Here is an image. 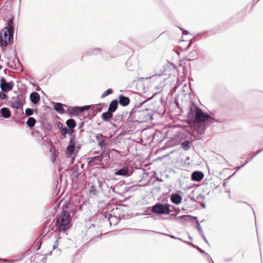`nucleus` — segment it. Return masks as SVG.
I'll use <instances>...</instances> for the list:
<instances>
[{"mask_svg":"<svg viewBox=\"0 0 263 263\" xmlns=\"http://www.w3.org/2000/svg\"><path fill=\"white\" fill-rule=\"evenodd\" d=\"M14 23L13 19L9 20L7 26L4 27L0 33V46L6 47L13 40Z\"/></svg>","mask_w":263,"mask_h":263,"instance_id":"1","label":"nucleus"},{"mask_svg":"<svg viewBox=\"0 0 263 263\" xmlns=\"http://www.w3.org/2000/svg\"><path fill=\"white\" fill-rule=\"evenodd\" d=\"M71 221L69 214L66 211H63L57 219V228L59 232H65L69 228Z\"/></svg>","mask_w":263,"mask_h":263,"instance_id":"2","label":"nucleus"},{"mask_svg":"<svg viewBox=\"0 0 263 263\" xmlns=\"http://www.w3.org/2000/svg\"><path fill=\"white\" fill-rule=\"evenodd\" d=\"M171 205L167 203H157L152 207V211L157 214L168 215L171 211Z\"/></svg>","mask_w":263,"mask_h":263,"instance_id":"3","label":"nucleus"},{"mask_svg":"<svg viewBox=\"0 0 263 263\" xmlns=\"http://www.w3.org/2000/svg\"><path fill=\"white\" fill-rule=\"evenodd\" d=\"M210 116L205 113H204L200 108H197L195 112V118L194 120V123L201 122L207 121Z\"/></svg>","mask_w":263,"mask_h":263,"instance_id":"4","label":"nucleus"},{"mask_svg":"<svg viewBox=\"0 0 263 263\" xmlns=\"http://www.w3.org/2000/svg\"><path fill=\"white\" fill-rule=\"evenodd\" d=\"M13 82H7L4 78H1L0 80V87L4 92H8L11 90L13 88Z\"/></svg>","mask_w":263,"mask_h":263,"instance_id":"5","label":"nucleus"},{"mask_svg":"<svg viewBox=\"0 0 263 263\" xmlns=\"http://www.w3.org/2000/svg\"><path fill=\"white\" fill-rule=\"evenodd\" d=\"M132 174V172L129 171L128 168L126 166L115 172V175L116 176H130Z\"/></svg>","mask_w":263,"mask_h":263,"instance_id":"6","label":"nucleus"},{"mask_svg":"<svg viewBox=\"0 0 263 263\" xmlns=\"http://www.w3.org/2000/svg\"><path fill=\"white\" fill-rule=\"evenodd\" d=\"M76 144L74 138H71L70 140L69 144L67 147V150L69 153L70 156L73 154L74 151Z\"/></svg>","mask_w":263,"mask_h":263,"instance_id":"7","label":"nucleus"},{"mask_svg":"<svg viewBox=\"0 0 263 263\" xmlns=\"http://www.w3.org/2000/svg\"><path fill=\"white\" fill-rule=\"evenodd\" d=\"M171 201L176 204H179L182 200V197L179 194H173L170 197Z\"/></svg>","mask_w":263,"mask_h":263,"instance_id":"8","label":"nucleus"},{"mask_svg":"<svg viewBox=\"0 0 263 263\" xmlns=\"http://www.w3.org/2000/svg\"><path fill=\"white\" fill-rule=\"evenodd\" d=\"M203 174L199 171H195L192 175V180L196 181H200L203 178Z\"/></svg>","mask_w":263,"mask_h":263,"instance_id":"9","label":"nucleus"},{"mask_svg":"<svg viewBox=\"0 0 263 263\" xmlns=\"http://www.w3.org/2000/svg\"><path fill=\"white\" fill-rule=\"evenodd\" d=\"M90 108V106H85L83 107H73L71 108V112L76 115H78L79 113L84 112Z\"/></svg>","mask_w":263,"mask_h":263,"instance_id":"10","label":"nucleus"},{"mask_svg":"<svg viewBox=\"0 0 263 263\" xmlns=\"http://www.w3.org/2000/svg\"><path fill=\"white\" fill-rule=\"evenodd\" d=\"M129 102L130 100L128 97H125L123 95H120L119 97V103L121 105L126 106L129 104Z\"/></svg>","mask_w":263,"mask_h":263,"instance_id":"11","label":"nucleus"},{"mask_svg":"<svg viewBox=\"0 0 263 263\" xmlns=\"http://www.w3.org/2000/svg\"><path fill=\"white\" fill-rule=\"evenodd\" d=\"M12 106L13 108L16 109H19L22 107L23 104L21 101V99L19 97H17L15 99H14L12 103Z\"/></svg>","mask_w":263,"mask_h":263,"instance_id":"12","label":"nucleus"},{"mask_svg":"<svg viewBox=\"0 0 263 263\" xmlns=\"http://www.w3.org/2000/svg\"><path fill=\"white\" fill-rule=\"evenodd\" d=\"M30 99L33 103L36 104L40 101L39 95L37 92H32L30 95Z\"/></svg>","mask_w":263,"mask_h":263,"instance_id":"13","label":"nucleus"},{"mask_svg":"<svg viewBox=\"0 0 263 263\" xmlns=\"http://www.w3.org/2000/svg\"><path fill=\"white\" fill-rule=\"evenodd\" d=\"M118 101L116 100H113L109 104L108 111L111 112H115L118 107Z\"/></svg>","mask_w":263,"mask_h":263,"instance_id":"14","label":"nucleus"},{"mask_svg":"<svg viewBox=\"0 0 263 263\" xmlns=\"http://www.w3.org/2000/svg\"><path fill=\"white\" fill-rule=\"evenodd\" d=\"M112 117V112H109V111L103 113L102 116V119L104 121H108Z\"/></svg>","mask_w":263,"mask_h":263,"instance_id":"15","label":"nucleus"},{"mask_svg":"<svg viewBox=\"0 0 263 263\" xmlns=\"http://www.w3.org/2000/svg\"><path fill=\"white\" fill-rule=\"evenodd\" d=\"M1 113L2 116L5 118H9L10 116V111L6 107H3L1 109Z\"/></svg>","mask_w":263,"mask_h":263,"instance_id":"16","label":"nucleus"},{"mask_svg":"<svg viewBox=\"0 0 263 263\" xmlns=\"http://www.w3.org/2000/svg\"><path fill=\"white\" fill-rule=\"evenodd\" d=\"M54 109L60 114L64 112L63 105L60 103H57L54 106Z\"/></svg>","mask_w":263,"mask_h":263,"instance_id":"17","label":"nucleus"},{"mask_svg":"<svg viewBox=\"0 0 263 263\" xmlns=\"http://www.w3.org/2000/svg\"><path fill=\"white\" fill-rule=\"evenodd\" d=\"M36 123V120L33 117H29L27 121V125L30 127H32L34 126Z\"/></svg>","mask_w":263,"mask_h":263,"instance_id":"18","label":"nucleus"},{"mask_svg":"<svg viewBox=\"0 0 263 263\" xmlns=\"http://www.w3.org/2000/svg\"><path fill=\"white\" fill-rule=\"evenodd\" d=\"M66 124L69 128L72 129L76 126L75 122L73 119H68L66 121Z\"/></svg>","mask_w":263,"mask_h":263,"instance_id":"19","label":"nucleus"},{"mask_svg":"<svg viewBox=\"0 0 263 263\" xmlns=\"http://www.w3.org/2000/svg\"><path fill=\"white\" fill-rule=\"evenodd\" d=\"M191 146V143L189 141H186L182 143V147L184 148L185 150H188Z\"/></svg>","mask_w":263,"mask_h":263,"instance_id":"20","label":"nucleus"},{"mask_svg":"<svg viewBox=\"0 0 263 263\" xmlns=\"http://www.w3.org/2000/svg\"><path fill=\"white\" fill-rule=\"evenodd\" d=\"M60 239L61 237L60 236L57 237L55 242H54V244L53 245V250L57 249L58 247Z\"/></svg>","mask_w":263,"mask_h":263,"instance_id":"21","label":"nucleus"},{"mask_svg":"<svg viewBox=\"0 0 263 263\" xmlns=\"http://www.w3.org/2000/svg\"><path fill=\"white\" fill-rule=\"evenodd\" d=\"M112 91L111 89H108L106 91L104 92L102 95V97L104 98L106 97L107 96L111 94L112 93Z\"/></svg>","mask_w":263,"mask_h":263,"instance_id":"22","label":"nucleus"},{"mask_svg":"<svg viewBox=\"0 0 263 263\" xmlns=\"http://www.w3.org/2000/svg\"><path fill=\"white\" fill-rule=\"evenodd\" d=\"M25 114L27 116H31L33 114V111L30 108H27L25 110Z\"/></svg>","mask_w":263,"mask_h":263,"instance_id":"23","label":"nucleus"},{"mask_svg":"<svg viewBox=\"0 0 263 263\" xmlns=\"http://www.w3.org/2000/svg\"><path fill=\"white\" fill-rule=\"evenodd\" d=\"M98 144L101 147H103L107 145L105 141L104 140L99 141Z\"/></svg>","mask_w":263,"mask_h":263,"instance_id":"24","label":"nucleus"},{"mask_svg":"<svg viewBox=\"0 0 263 263\" xmlns=\"http://www.w3.org/2000/svg\"><path fill=\"white\" fill-rule=\"evenodd\" d=\"M189 217H190V215H183V216H181L177 217V219L186 220V218Z\"/></svg>","mask_w":263,"mask_h":263,"instance_id":"25","label":"nucleus"},{"mask_svg":"<svg viewBox=\"0 0 263 263\" xmlns=\"http://www.w3.org/2000/svg\"><path fill=\"white\" fill-rule=\"evenodd\" d=\"M7 96L3 92H0V100H4L6 99Z\"/></svg>","mask_w":263,"mask_h":263,"instance_id":"26","label":"nucleus"},{"mask_svg":"<svg viewBox=\"0 0 263 263\" xmlns=\"http://www.w3.org/2000/svg\"><path fill=\"white\" fill-rule=\"evenodd\" d=\"M115 218V217H114V216H112V217L110 216V218H109V221H110V224L111 223V219H113V218Z\"/></svg>","mask_w":263,"mask_h":263,"instance_id":"27","label":"nucleus"},{"mask_svg":"<svg viewBox=\"0 0 263 263\" xmlns=\"http://www.w3.org/2000/svg\"><path fill=\"white\" fill-rule=\"evenodd\" d=\"M198 229L199 230V231L201 230V228H200L199 225H198Z\"/></svg>","mask_w":263,"mask_h":263,"instance_id":"28","label":"nucleus"},{"mask_svg":"<svg viewBox=\"0 0 263 263\" xmlns=\"http://www.w3.org/2000/svg\"><path fill=\"white\" fill-rule=\"evenodd\" d=\"M97 138L98 139H99V136H97Z\"/></svg>","mask_w":263,"mask_h":263,"instance_id":"29","label":"nucleus"}]
</instances>
